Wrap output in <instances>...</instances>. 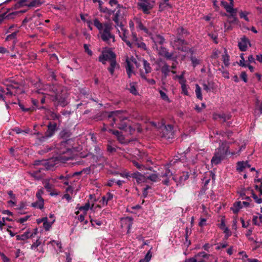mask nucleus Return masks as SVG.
Returning <instances> with one entry per match:
<instances>
[{
    "instance_id": "nucleus-56",
    "label": "nucleus",
    "mask_w": 262,
    "mask_h": 262,
    "mask_svg": "<svg viewBox=\"0 0 262 262\" xmlns=\"http://www.w3.org/2000/svg\"><path fill=\"white\" fill-rule=\"evenodd\" d=\"M172 172L170 170V169L167 168L165 169V172L162 173L160 176L162 177L170 178L171 176H172Z\"/></svg>"
},
{
    "instance_id": "nucleus-64",
    "label": "nucleus",
    "mask_w": 262,
    "mask_h": 262,
    "mask_svg": "<svg viewBox=\"0 0 262 262\" xmlns=\"http://www.w3.org/2000/svg\"><path fill=\"white\" fill-rule=\"evenodd\" d=\"M185 262H203V260H199V258H197L196 257H192L188 259H186L185 260Z\"/></svg>"
},
{
    "instance_id": "nucleus-40",
    "label": "nucleus",
    "mask_w": 262,
    "mask_h": 262,
    "mask_svg": "<svg viewBox=\"0 0 262 262\" xmlns=\"http://www.w3.org/2000/svg\"><path fill=\"white\" fill-rule=\"evenodd\" d=\"M32 206L34 208H37L40 209L43 208L44 206V201L39 200L34 202L32 204Z\"/></svg>"
},
{
    "instance_id": "nucleus-5",
    "label": "nucleus",
    "mask_w": 262,
    "mask_h": 262,
    "mask_svg": "<svg viewBox=\"0 0 262 262\" xmlns=\"http://www.w3.org/2000/svg\"><path fill=\"white\" fill-rule=\"evenodd\" d=\"M116 55L114 52L111 50L104 51L99 57V61L103 64H106V61L108 60L111 61L112 60H115Z\"/></svg>"
},
{
    "instance_id": "nucleus-10",
    "label": "nucleus",
    "mask_w": 262,
    "mask_h": 262,
    "mask_svg": "<svg viewBox=\"0 0 262 262\" xmlns=\"http://www.w3.org/2000/svg\"><path fill=\"white\" fill-rule=\"evenodd\" d=\"M171 43L177 50L184 51L183 46L187 45V42L184 38L173 37V40Z\"/></svg>"
},
{
    "instance_id": "nucleus-1",
    "label": "nucleus",
    "mask_w": 262,
    "mask_h": 262,
    "mask_svg": "<svg viewBox=\"0 0 262 262\" xmlns=\"http://www.w3.org/2000/svg\"><path fill=\"white\" fill-rule=\"evenodd\" d=\"M126 112V111L123 110H118L110 112H103L101 114L100 116L101 118L99 119L101 120L102 118H106L108 120L112 119V122L110 123L112 126L116 124L118 128L125 131V130L127 129V127H128L130 121L127 117L122 116V114L125 113Z\"/></svg>"
},
{
    "instance_id": "nucleus-52",
    "label": "nucleus",
    "mask_w": 262,
    "mask_h": 262,
    "mask_svg": "<svg viewBox=\"0 0 262 262\" xmlns=\"http://www.w3.org/2000/svg\"><path fill=\"white\" fill-rule=\"evenodd\" d=\"M132 163L133 165L140 170H143L145 169V167L143 165L141 164V163H139L138 162L135 160L133 161Z\"/></svg>"
},
{
    "instance_id": "nucleus-45",
    "label": "nucleus",
    "mask_w": 262,
    "mask_h": 262,
    "mask_svg": "<svg viewBox=\"0 0 262 262\" xmlns=\"http://www.w3.org/2000/svg\"><path fill=\"white\" fill-rule=\"evenodd\" d=\"M146 179L149 180L153 182H156L159 181V177L156 173H152L150 174L149 176L146 177Z\"/></svg>"
},
{
    "instance_id": "nucleus-41",
    "label": "nucleus",
    "mask_w": 262,
    "mask_h": 262,
    "mask_svg": "<svg viewBox=\"0 0 262 262\" xmlns=\"http://www.w3.org/2000/svg\"><path fill=\"white\" fill-rule=\"evenodd\" d=\"M195 92L197 98L200 100H202L203 99V97L201 93V88L198 84H195Z\"/></svg>"
},
{
    "instance_id": "nucleus-51",
    "label": "nucleus",
    "mask_w": 262,
    "mask_h": 262,
    "mask_svg": "<svg viewBox=\"0 0 262 262\" xmlns=\"http://www.w3.org/2000/svg\"><path fill=\"white\" fill-rule=\"evenodd\" d=\"M135 45L137 46L138 48L142 49L145 51L147 50L146 44L142 41L138 40L136 42H135Z\"/></svg>"
},
{
    "instance_id": "nucleus-17",
    "label": "nucleus",
    "mask_w": 262,
    "mask_h": 262,
    "mask_svg": "<svg viewBox=\"0 0 262 262\" xmlns=\"http://www.w3.org/2000/svg\"><path fill=\"white\" fill-rule=\"evenodd\" d=\"M188 31L182 27H179L176 30V36L173 37L185 38L189 35Z\"/></svg>"
},
{
    "instance_id": "nucleus-53",
    "label": "nucleus",
    "mask_w": 262,
    "mask_h": 262,
    "mask_svg": "<svg viewBox=\"0 0 262 262\" xmlns=\"http://www.w3.org/2000/svg\"><path fill=\"white\" fill-rule=\"evenodd\" d=\"M151 254L150 251H149L146 254L145 257L141 259L139 262H149L151 259Z\"/></svg>"
},
{
    "instance_id": "nucleus-23",
    "label": "nucleus",
    "mask_w": 262,
    "mask_h": 262,
    "mask_svg": "<svg viewBox=\"0 0 262 262\" xmlns=\"http://www.w3.org/2000/svg\"><path fill=\"white\" fill-rule=\"evenodd\" d=\"M114 14V16L113 18V20L115 23L116 25L117 26H119L120 27L122 30H123V25H122V23H119V18L120 15V9H118L116 12L113 14Z\"/></svg>"
},
{
    "instance_id": "nucleus-4",
    "label": "nucleus",
    "mask_w": 262,
    "mask_h": 262,
    "mask_svg": "<svg viewBox=\"0 0 262 262\" xmlns=\"http://www.w3.org/2000/svg\"><path fill=\"white\" fill-rule=\"evenodd\" d=\"M104 29L102 32H100L101 38L104 41H107L110 38L113 39V41H115V36L111 33L112 29L111 24L105 23L104 24Z\"/></svg>"
},
{
    "instance_id": "nucleus-55",
    "label": "nucleus",
    "mask_w": 262,
    "mask_h": 262,
    "mask_svg": "<svg viewBox=\"0 0 262 262\" xmlns=\"http://www.w3.org/2000/svg\"><path fill=\"white\" fill-rule=\"evenodd\" d=\"M51 117L53 119V121L58 120L59 122H60V118H61V116L57 113L52 112L51 114Z\"/></svg>"
},
{
    "instance_id": "nucleus-2",
    "label": "nucleus",
    "mask_w": 262,
    "mask_h": 262,
    "mask_svg": "<svg viewBox=\"0 0 262 262\" xmlns=\"http://www.w3.org/2000/svg\"><path fill=\"white\" fill-rule=\"evenodd\" d=\"M71 135V132L67 129H64L60 132L59 136L63 140L56 145V148L58 150L57 152L59 154L63 155L71 151V146L69 145V142H71L70 138Z\"/></svg>"
},
{
    "instance_id": "nucleus-28",
    "label": "nucleus",
    "mask_w": 262,
    "mask_h": 262,
    "mask_svg": "<svg viewBox=\"0 0 262 262\" xmlns=\"http://www.w3.org/2000/svg\"><path fill=\"white\" fill-rule=\"evenodd\" d=\"M126 71L128 78H130L132 73H133V66L132 64L130 62L126 59Z\"/></svg>"
},
{
    "instance_id": "nucleus-46",
    "label": "nucleus",
    "mask_w": 262,
    "mask_h": 262,
    "mask_svg": "<svg viewBox=\"0 0 262 262\" xmlns=\"http://www.w3.org/2000/svg\"><path fill=\"white\" fill-rule=\"evenodd\" d=\"M71 176H70L69 174H67L66 176H64L63 175H60L58 178L59 180H62V179H64L65 181H63V183L66 185H69V179L71 178Z\"/></svg>"
},
{
    "instance_id": "nucleus-8",
    "label": "nucleus",
    "mask_w": 262,
    "mask_h": 262,
    "mask_svg": "<svg viewBox=\"0 0 262 262\" xmlns=\"http://www.w3.org/2000/svg\"><path fill=\"white\" fill-rule=\"evenodd\" d=\"M66 98V94H63L62 92H61L57 95H55L53 98V101L55 102V105H60L62 107H64L68 104Z\"/></svg>"
},
{
    "instance_id": "nucleus-31",
    "label": "nucleus",
    "mask_w": 262,
    "mask_h": 262,
    "mask_svg": "<svg viewBox=\"0 0 262 262\" xmlns=\"http://www.w3.org/2000/svg\"><path fill=\"white\" fill-rule=\"evenodd\" d=\"M242 203L241 201L235 202L233 204V207H231V210L234 214H237L239 209L242 208Z\"/></svg>"
},
{
    "instance_id": "nucleus-63",
    "label": "nucleus",
    "mask_w": 262,
    "mask_h": 262,
    "mask_svg": "<svg viewBox=\"0 0 262 262\" xmlns=\"http://www.w3.org/2000/svg\"><path fill=\"white\" fill-rule=\"evenodd\" d=\"M41 244V242L37 239L36 242H34L33 244L31 246V249L32 250L36 249L38 247H39Z\"/></svg>"
},
{
    "instance_id": "nucleus-25",
    "label": "nucleus",
    "mask_w": 262,
    "mask_h": 262,
    "mask_svg": "<svg viewBox=\"0 0 262 262\" xmlns=\"http://www.w3.org/2000/svg\"><path fill=\"white\" fill-rule=\"evenodd\" d=\"M234 3H232V4H230V5L226 8V10L227 12L230 13L231 17L233 18L234 21L236 20V18L235 17L236 13V10L233 8Z\"/></svg>"
},
{
    "instance_id": "nucleus-62",
    "label": "nucleus",
    "mask_w": 262,
    "mask_h": 262,
    "mask_svg": "<svg viewBox=\"0 0 262 262\" xmlns=\"http://www.w3.org/2000/svg\"><path fill=\"white\" fill-rule=\"evenodd\" d=\"M248 13L247 12H243L241 11L239 12V16L242 18H244L246 21H249V18L247 17V14Z\"/></svg>"
},
{
    "instance_id": "nucleus-37",
    "label": "nucleus",
    "mask_w": 262,
    "mask_h": 262,
    "mask_svg": "<svg viewBox=\"0 0 262 262\" xmlns=\"http://www.w3.org/2000/svg\"><path fill=\"white\" fill-rule=\"evenodd\" d=\"M224 54L222 55V60L226 67H228L229 63V56L227 53V50L225 49L224 51Z\"/></svg>"
},
{
    "instance_id": "nucleus-61",
    "label": "nucleus",
    "mask_w": 262,
    "mask_h": 262,
    "mask_svg": "<svg viewBox=\"0 0 262 262\" xmlns=\"http://www.w3.org/2000/svg\"><path fill=\"white\" fill-rule=\"evenodd\" d=\"M191 61L192 62V66L195 68L197 65L200 64V61L195 56L191 57Z\"/></svg>"
},
{
    "instance_id": "nucleus-29",
    "label": "nucleus",
    "mask_w": 262,
    "mask_h": 262,
    "mask_svg": "<svg viewBox=\"0 0 262 262\" xmlns=\"http://www.w3.org/2000/svg\"><path fill=\"white\" fill-rule=\"evenodd\" d=\"M224 158L214 154L213 157L211 159V163L212 165H217L220 164Z\"/></svg>"
},
{
    "instance_id": "nucleus-32",
    "label": "nucleus",
    "mask_w": 262,
    "mask_h": 262,
    "mask_svg": "<svg viewBox=\"0 0 262 262\" xmlns=\"http://www.w3.org/2000/svg\"><path fill=\"white\" fill-rule=\"evenodd\" d=\"M152 39L155 43H158L162 45L165 42L164 38L160 35H156L155 36L152 37Z\"/></svg>"
},
{
    "instance_id": "nucleus-60",
    "label": "nucleus",
    "mask_w": 262,
    "mask_h": 262,
    "mask_svg": "<svg viewBox=\"0 0 262 262\" xmlns=\"http://www.w3.org/2000/svg\"><path fill=\"white\" fill-rule=\"evenodd\" d=\"M244 54L243 53H242L240 55V57H241V59L239 60V62L238 63V64L241 67L246 68V67H247V64H246L245 63V58L244 57Z\"/></svg>"
},
{
    "instance_id": "nucleus-44",
    "label": "nucleus",
    "mask_w": 262,
    "mask_h": 262,
    "mask_svg": "<svg viewBox=\"0 0 262 262\" xmlns=\"http://www.w3.org/2000/svg\"><path fill=\"white\" fill-rule=\"evenodd\" d=\"M123 31L124 32L122 33V35H120V37H121L122 39L126 43V44L129 47L131 48L132 47V43L128 40H127V37L126 36V34H125L126 31L125 30H124V29L123 30Z\"/></svg>"
},
{
    "instance_id": "nucleus-18",
    "label": "nucleus",
    "mask_w": 262,
    "mask_h": 262,
    "mask_svg": "<svg viewBox=\"0 0 262 262\" xmlns=\"http://www.w3.org/2000/svg\"><path fill=\"white\" fill-rule=\"evenodd\" d=\"M17 12H12L9 13V9H7L6 12L0 14V24L5 19H12L14 18V16L16 15Z\"/></svg>"
},
{
    "instance_id": "nucleus-6",
    "label": "nucleus",
    "mask_w": 262,
    "mask_h": 262,
    "mask_svg": "<svg viewBox=\"0 0 262 262\" xmlns=\"http://www.w3.org/2000/svg\"><path fill=\"white\" fill-rule=\"evenodd\" d=\"M161 137L167 140L174 138V130L172 125L168 124L163 126Z\"/></svg>"
},
{
    "instance_id": "nucleus-34",
    "label": "nucleus",
    "mask_w": 262,
    "mask_h": 262,
    "mask_svg": "<svg viewBox=\"0 0 262 262\" xmlns=\"http://www.w3.org/2000/svg\"><path fill=\"white\" fill-rule=\"evenodd\" d=\"M19 32V30H17L15 31L14 32L7 36L5 40L7 41L13 40L15 41L17 39V35L18 33Z\"/></svg>"
},
{
    "instance_id": "nucleus-14",
    "label": "nucleus",
    "mask_w": 262,
    "mask_h": 262,
    "mask_svg": "<svg viewBox=\"0 0 262 262\" xmlns=\"http://www.w3.org/2000/svg\"><path fill=\"white\" fill-rule=\"evenodd\" d=\"M232 116L230 114H214L213 115V118L214 120H220L221 123H226L227 121L230 120Z\"/></svg>"
},
{
    "instance_id": "nucleus-57",
    "label": "nucleus",
    "mask_w": 262,
    "mask_h": 262,
    "mask_svg": "<svg viewBox=\"0 0 262 262\" xmlns=\"http://www.w3.org/2000/svg\"><path fill=\"white\" fill-rule=\"evenodd\" d=\"M251 196L257 204H260L262 203V199L258 198L252 190H251Z\"/></svg>"
},
{
    "instance_id": "nucleus-3",
    "label": "nucleus",
    "mask_w": 262,
    "mask_h": 262,
    "mask_svg": "<svg viewBox=\"0 0 262 262\" xmlns=\"http://www.w3.org/2000/svg\"><path fill=\"white\" fill-rule=\"evenodd\" d=\"M47 127V130L44 134V137H42L43 139H46V142L52 137L58 129L57 123L55 121L49 122Z\"/></svg>"
},
{
    "instance_id": "nucleus-42",
    "label": "nucleus",
    "mask_w": 262,
    "mask_h": 262,
    "mask_svg": "<svg viewBox=\"0 0 262 262\" xmlns=\"http://www.w3.org/2000/svg\"><path fill=\"white\" fill-rule=\"evenodd\" d=\"M146 178L140 172H138V176L136 180V182L138 184H140L145 182Z\"/></svg>"
},
{
    "instance_id": "nucleus-30",
    "label": "nucleus",
    "mask_w": 262,
    "mask_h": 262,
    "mask_svg": "<svg viewBox=\"0 0 262 262\" xmlns=\"http://www.w3.org/2000/svg\"><path fill=\"white\" fill-rule=\"evenodd\" d=\"M56 165V163L53 159H50L44 163V166L47 169H52Z\"/></svg>"
},
{
    "instance_id": "nucleus-47",
    "label": "nucleus",
    "mask_w": 262,
    "mask_h": 262,
    "mask_svg": "<svg viewBox=\"0 0 262 262\" xmlns=\"http://www.w3.org/2000/svg\"><path fill=\"white\" fill-rule=\"evenodd\" d=\"M44 187L48 192H51L53 189V185L50 183L49 181L46 180L44 182Z\"/></svg>"
},
{
    "instance_id": "nucleus-26",
    "label": "nucleus",
    "mask_w": 262,
    "mask_h": 262,
    "mask_svg": "<svg viewBox=\"0 0 262 262\" xmlns=\"http://www.w3.org/2000/svg\"><path fill=\"white\" fill-rule=\"evenodd\" d=\"M62 88L58 84H53L50 88V90L57 95L58 94L62 92Z\"/></svg>"
},
{
    "instance_id": "nucleus-35",
    "label": "nucleus",
    "mask_w": 262,
    "mask_h": 262,
    "mask_svg": "<svg viewBox=\"0 0 262 262\" xmlns=\"http://www.w3.org/2000/svg\"><path fill=\"white\" fill-rule=\"evenodd\" d=\"M41 169H43V168H40L33 171L31 173V176L36 180H40L43 177L42 174L40 173Z\"/></svg>"
},
{
    "instance_id": "nucleus-58",
    "label": "nucleus",
    "mask_w": 262,
    "mask_h": 262,
    "mask_svg": "<svg viewBox=\"0 0 262 262\" xmlns=\"http://www.w3.org/2000/svg\"><path fill=\"white\" fill-rule=\"evenodd\" d=\"M54 221L55 220H54L52 223H50L48 221H46L43 223V225L46 231L49 230V229L51 227L52 224L53 223Z\"/></svg>"
},
{
    "instance_id": "nucleus-27",
    "label": "nucleus",
    "mask_w": 262,
    "mask_h": 262,
    "mask_svg": "<svg viewBox=\"0 0 262 262\" xmlns=\"http://www.w3.org/2000/svg\"><path fill=\"white\" fill-rule=\"evenodd\" d=\"M110 62V66L107 68V70L112 75L114 73L115 69L119 67V66L117 63L116 60H112Z\"/></svg>"
},
{
    "instance_id": "nucleus-13",
    "label": "nucleus",
    "mask_w": 262,
    "mask_h": 262,
    "mask_svg": "<svg viewBox=\"0 0 262 262\" xmlns=\"http://www.w3.org/2000/svg\"><path fill=\"white\" fill-rule=\"evenodd\" d=\"M228 150V147L226 146L225 144L222 143L220 145V146L216 149L214 154L216 155L225 158L227 155Z\"/></svg>"
},
{
    "instance_id": "nucleus-43",
    "label": "nucleus",
    "mask_w": 262,
    "mask_h": 262,
    "mask_svg": "<svg viewBox=\"0 0 262 262\" xmlns=\"http://www.w3.org/2000/svg\"><path fill=\"white\" fill-rule=\"evenodd\" d=\"M94 25L100 31H102L103 28V24L100 22L98 18H95L94 20Z\"/></svg>"
},
{
    "instance_id": "nucleus-7",
    "label": "nucleus",
    "mask_w": 262,
    "mask_h": 262,
    "mask_svg": "<svg viewBox=\"0 0 262 262\" xmlns=\"http://www.w3.org/2000/svg\"><path fill=\"white\" fill-rule=\"evenodd\" d=\"M159 54L164 57L167 60H171L178 63L177 57L173 56V53H169L168 49L164 47H160Z\"/></svg>"
},
{
    "instance_id": "nucleus-49",
    "label": "nucleus",
    "mask_w": 262,
    "mask_h": 262,
    "mask_svg": "<svg viewBox=\"0 0 262 262\" xmlns=\"http://www.w3.org/2000/svg\"><path fill=\"white\" fill-rule=\"evenodd\" d=\"M137 24L138 25V27L141 30L144 31L145 33H147L148 31V30L144 27L143 24L142 23L140 19L137 20Z\"/></svg>"
},
{
    "instance_id": "nucleus-39",
    "label": "nucleus",
    "mask_w": 262,
    "mask_h": 262,
    "mask_svg": "<svg viewBox=\"0 0 262 262\" xmlns=\"http://www.w3.org/2000/svg\"><path fill=\"white\" fill-rule=\"evenodd\" d=\"M29 231H27L23 234L17 235L16 236V240H17V241H25V240L29 238Z\"/></svg>"
},
{
    "instance_id": "nucleus-20",
    "label": "nucleus",
    "mask_w": 262,
    "mask_h": 262,
    "mask_svg": "<svg viewBox=\"0 0 262 262\" xmlns=\"http://www.w3.org/2000/svg\"><path fill=\"white\" fill-rule=\"evenodd\" d=\"M199 260H203V262H206L205 260H210L214 258V256L212 255L208 254L205 252H201L198 253L195 256Z\"/></svg>"
},
{
    "instance_id": "nucleus-33",
    "label": "nucleus",
    "mask_w": 262,
    "mask_h": 262,
    "mask_svg": "<svg viewBox=\"0 0 262 262\" xmlns=\"http://www.w3.org/2000/svg\"><path fill=\"white\" fill-rule=\"evenodd\" d=\"M33 135L36 136V140H37V142L38 144H42L44 142H46V139H43L42 137H44V134L39 132H35L33 133Z\"/></svg>"
},
{
    "instance_id": "nucleus-15",
    "label": "nucleus",
    "mask_w": 262,
    "mask_h": 262,
    "mask_svg": "<svg viewBox=\"0 0 262 262\" xmlns=\"http://www.w3.org/2000/svg\"><path fill=\"white\" fill-rule=\"evenodd\" d=\"M14 93L13 91L9 90V88L7 87L6 89L0 88V100L6 102L5 96L9 97H12L14 95Z\"/></svg>"
},
{
    "instance_id": "nucleus-12",
    "label": "nucleus",
    "mask_w": 262,
    "mask_h": 262,
    "mask_svg": "<svg viewBox=\"0 0 262 262\" xmlns=\"http://www.w3.org/2000/svg\"><path fill=\"white\" fill-rule=\"evenodd\" d=\"M7 87L9 88V90L13 91L14 95L24 93V91L20 88L19 84L17 82L12 81L11 83L7 84Z\"/></svg>"
},
{
    "instance_id": "nucleus-22",
    "label": "nucleus",
    "mask_w": 262,
    "mask_h": 262,
    "mask_svg": "<svg viewBox=\"0 0 262 262\" xmlns=\"http://www.w3.org/2000/svg\"><path fill=\"white\" fill-rule=\"evenodd\" d=\"M29 0H19L17 3H16L11 8H9V12L11 10L17 9L24 6H28Z\"/></svg>"
},
{
    "instance_id": "nucleus-21",
    "label": "nucleus",
    "mask_w": 262,
    "mask_h": 262,
    "mask_svg": "<svg viewBox=\"0 0 262 262\" xmlns=\"http://www.w3.org/2000/svg\"><path fill=\"white\" fill-rule=\"evenodd\" d=\"M250 165L248 161H238L236 163V170L238 172L243 171L246 168H250Z\"/></svg>"
},
{
    "instance_id": "nucleus-19",
    "label": "nucleus",
    "mask_w": 262,
    "mask_h": 262,
    "mask_svg": "<svg viewBox=\"0 0 262 262\" xmlns=\"http://www.w3.org/2000/svg\"><path fill=\"white\" fill-rule=\"evenodd\" d=\"M250 43L249 39L246 37L243 36L238 43V46L241 51H246L247 49V44Z\"/></svg>"
},
{
    "instance_id": "nucleus-36",
    "label": "nucleus",
    "mask_w": 262,
    "mask_h": 262,
    "mask_svg": "<svg viewBox=\"0 0 262 262\" xmlns=\"http://www.w3.org/2000/svg\"><path fill=\"white\" fill-rule=\"evenodd\" d=\"M143 66L146 74L150 73L151 72L152 69L150 67V64L147 60L145 59L143 60Z\"/></svg>"
},
{
    "instance_id": "nucleus-48",
    "label": "nucleus",
    "mask_w": 262,
    "mask_h": 262,
    "mask_svg": "<svg viewBox=\"0 0 262 262\" xmlns=\"http://www.w3.org/2000/svg\"><path fill=\"white\" fill-rule=\"evenodd\" d=\"M42 4L40 0H32L31 2H29L28 7H36L39 6Z\"/></svg>"
},
{
    "instance_id": "nucleus-38",
    "label": "nucleus",
    "mask_w": 262,
    "mask_h": 262,
    "mask_svg": "<svg viewBox=\"0 0 262 262\" xmlns=\"http://www.w3.org/2000/svg\"><path fill=\"white\" fill-rule=\"evenodd\" d=\"M136 84V83L135 82H130L129 83L130 88L128 89L129 92L134 95L138 94Z\"/></svg>"
},
{
    "instance_id": "nucleus-50",
    "label": "nucleus",
    "mask_w": 262,
    "mask_h": 262,
    "mask_svg": "<svg viewBox=\"0 0 262 262\" xmlns=\"http://www.w3.org/2000/svg\"><path fill=\"white\" fill-rule=\"evenodd\" d=\"M159 92L160 93V97L162 100L170 102V100L165 93L163 92L162 90H159Z\"/></svg>"
},
{
    "instance_id": "nucleus-16",
    "label": "nucleus",
    "mask_w": 262,
    "mask_h": 262,
    "mask_svg": "<svg viewBox=\"0 0 262 262\" xmlns=\"http://www.w3.org/2000/svg\"><path fill=\"white\" fill-rule=\"evenodd\" d=\"M139 9L141 10L144 14H148L150 13V10L152 9V6L150 3H138Z\"/></svg>"
},
{
    "instance_id": "nucleus-11",
    "label": "nucleus",
    "mask_w": 262,
    "mask_h": 262,
    "mask_svg": "<svg viewBox=\"0 0 262 262\" xmlns=\"http://www.w3.org/2000/svg\"><path fill=\"white\" fill-rule=\"evenodd\" d=\"M189 177V174L188 172L184 171L182 172L181 175L178 178L174 177L172 178V179L176 182L177 186H183L185 181H186Z\"/></svg>"
},
{
    "instance_id": "nucleus-9",
    "label": "nucleus",
    "mask_w": 262,
    "mask_h": 262,
    "mask_svg": "<svg viewBox=\"0 0 262 262\" xmlns=\"http://www.w3.org/2000/svg\"><path fill=\"white\" fill-rule=\"evenodd\" d=\"M160 70L162 73L161 81L163 85L165 84L167 76L170 72V67L166 62H163V65L160 67Z\"/></svg>"
},
{
    "instance_id": "nucleus-59",
    "label": "nucleus",
    "mask_w": 262,
    "mask_h": 262,
    "mask_svg": "<svg viewBox=\"0 0 262 262\" xmlns=\"http://www.w3.org/2000/svg\"><path fill=\"white\" fill-rule=\"evenodd\" d=\"M18 104L19 106L20 107V108L21 109V110L23 112H31V111H33V110H34V108H31V107L25 108L24 107V105L21 103H20L19 101L18 102Z\"/></svg>"
},
{
    "instance_id": "nucleus-54",
    "label": "nucleus",
    "mask_w": 262,
    "mask_h": 262,
    "mask_svg": "<svg viewBox=\"0 0 262 262\" xmlns=\"http://www.w3.org/2000/svg\"><path fill=\"white\" fill-rule=\"evenodd\" d=\"M108 132L112 133L113 135L117 136L118 139H120L121 137H123L121 133L117 130H113L112 129H109Z\"/></svg>"
},
{
    "instance_id": "nucleus-24",
    "label": "nucleus",
    "mask_w": 262,
    "mask_h": 262,
    "mask_svg": "<svg viewBox=\"0 0 262 262\" xmlns=\"http://www.w3.org/2000/svg\"><path fill=\"white\" fill-rule=\"evenodd\" d=\"M100 11L105 14L104 17L106 19H110L111 16L116 11V9L114 10H112L108 9L107 7H104L103 8H101Z\"/></svg>"
}]
</instances>
